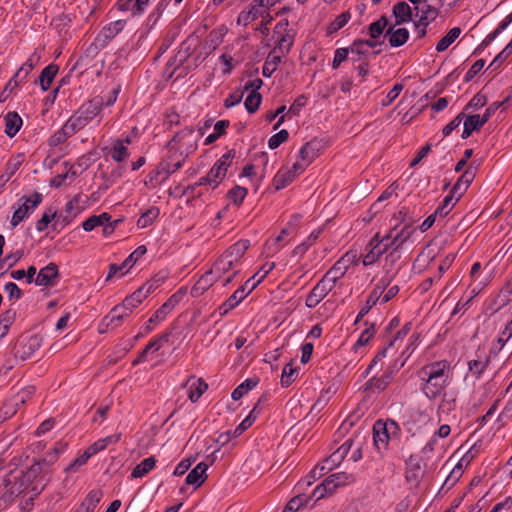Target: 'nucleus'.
Wrapping results in <instances>:
<instances>
[{
	"mask_svg": "<svg viewBox=\"0 0 512 512\" xmlns=\"http://www.w3.org/2000/svg\"><path fill=\"white\" fill-rule=\"evenodd\" d=\"M262 102V96L259 92L250 91L245 99L244 105L249 113H255Z\"/></svg>",
	"mask_w": 512,
	"mask_h": 512,
	"instance_id": "8fccbe9b",
	"label": "nucleus"
},
{
	"mask_svg": "<svg viewBox=\"0 0 512 512\" xmlns=\"http://www.w3.org/2000/svg\"><path fill=\"white\" fill-rule=\"evenodd\" d=\"M488 363H489L488 357L478 356L477 359H473L468 362V368L473 374L480 375L484 371V369L486 368Z\"/></svg>",
	"mask_w": 512,
	"mask_h": 512,
	"instance_id": "4d7b16f0",
	"label": "nucleus"
},
{
	"mask_svg": "<svg viewBox=\"0 0 512 512\" xmlns=\"http://www.w3.org/2000/svg\"><path fill=\"white\" fill-rule=\"evenodd\" d=\"M365 325L367 326L366 329L361 333L359 339L356 342V345H366L370 339L373 338L375 334V325L369 324L368 322H365Z\"/></svg>",
	"mask_w": 512,
	"mask_h": 512,
	"instance_id": "69168bd1",
	"label": "nucleus"
},
{
	"mask_svg": "<svg viewBox=\"0 0 512 512\" xmlns=\"http://www.w3.org/2000/svg\"><path fill=\"white\" fill-rule=\"evenodd\" d=\"M320 143L317 140L307 142L299 152L300 159L306 165H310L314 159L319 155Z\"/></svg>",
	"mask_w": 512,
	"mask_h": 512,
	"instance_id": "5701e85b",
	"label": "nucleus"
},
{
	"mask_svg": "<svg viewBox=\"0 0 512 512\" xmlns=\"http://www.w3.org/2000/svg\"><path fill=\"white\" fill-rule=\"evenodd\" d=\"M298 376L297 368L293 367L292 363H288L284 366L281 374V385L282 387H288L295 381Z\"/></svg>",
	"mask_w": 512,
	"mask_h": 512,
	"instance_id": "a18cd8bd",
	"label": "nucleus"
},
{
	"mask_svg": "<svg viewBox=\"0 0 512 512\" xmlns=\"http://www.w3.org/2000/svg\"><path fill=\"white\" fill-rule=\"evenodd\" d=\"M396 370L393 366L388 367L380 377H372L364 385V392L379 394L384 391L394 379Z\"/></svg>",
	"mask_w": 512,
	"mask_h": 512,
	"instance_id": "6e6552de",
	"label": "nucleus"
},
{
	"mask_svg": "<svg viewBox=\"0 0 512 512\" xmlns=\"http://www.w3.org/2000/svg\"><path fill=\"white\" fill-rule=\"evenodd\" d=\"M347 256L348 255L346 254L344 257L338 260L323 276L325 279L328 278L329 282L334 286L336 285L337 281L346 274L348 270L347 262H349V259L346 260Z\"/></svg>",
	"mask_w": 512,
	"mask_h": 512,
	"instance_id": "2eb2a0df",
	"label": "nucleus"
},
{
	"mask_svg": "<svg viewBox=\"0 0 512 512\" xmlns=\"http://www.w3.org/2000/svg\"><path fill=\"white\" fill-rule=\"evenodd\" d=\"M450 364L447 361H438L425 365L420 370L421 379L425 381L423 392L430 399L441 394L449 378Z\"/></svg>",
	"mask_w": 512,
	"mask_h": 512,
	"instance_id": "f257e3e1",
	"label": "nucleus"
},
{
	"mask_svg": "<svg viewBox=\"0 0 512 512\" xmlns=\"http://www.w3.org/2000/svg\"><path fill=\"white\" fill-rule=\"evenodd\" d=\"M110 156L116 162H122L129 156L128 148L124 145L123 140L117 139L114 142Z\"/></svg>",
	"mask_w": 512,
	"mask_h": 512,
	"instance_id": "a19ab883",
	"label": "nucleus"
},
{
	"mask_svg": "<svg viewBox=\"0 0 512 512\" xmlns=\"http://www.w3.org/2000/svg\"><path fill=\"white\" fill-rule=\"evenodd\" d=\"M333 478L334 483L339 486H344L351 484L355 481V477L352 474H348L346 472H339L330 475Z\"/></svg>",
	"mask_w": 512,
	"mask_h": 512,
	"instance_id": "0e129e2a",
	"label": "nucleus"
},
{
	"mask_svg": "<svg viewBox=\"0 0 512 512\" xmlns=\"http://www.w3.org/2000/svg\"><path fill=\"white\" fill-rule=\"evenodd\" d=\"M103 497L100 489L91 490L74 512H93Z\"/></svg>",
	"mask_w": 512,
	"mask_h": 512,
	"instance_id": "6ab92c4d",
	"label": "nucleus"
},
{
	"mask_svg": "<svg viewBox=\"0 0 512 512\" xmlns=\"http://www.w3.org/2000/svg\"><path fill=\"white\" fill-rule=\"evenodd\" d=\"M173 146L189 156L197 149V138L192 128H185L174 135L169 141Z\"/></svg>",
	"mask_w": 512,
	"mask_h": 512,
	"instance_id": "423d86ee",
	"label": "nucleus"
},
{
	"mask_svg": "<svg viewBox=\"0 0 512 512\" xmlns=\"http://www.w3.org/2000/svg\"><path fill=\"white\" fill-rule=\"evenodd\" d=\"M289 133L286 129L280 130L278 133L271 136L268 140V146L270 149L278 148L282 143L287 141Z\"/></svg>",
	"mask_w": 512,
	"mask_h": 512,
	"instance_id": "680f3d73",
	"label": "nucleus"
},
{
	"mask_svg": "<svg viewBox=\"0 0 512 512\" xmlns=\"http://www.w3.org/2000/svg\"><path fill=\"white\" fill-rule=\"evenodd\" d=\"M225 26H220L209 32L205 40V46L209 51H214L222 42L227 33Z\"/></svg>",
	"mask_w": 512,
	"mask_h": 512,
	"instance_id": "7c9ffc66",
	"label": "nucleus"
},
{
	"mask_svg": "<svg viewBox=\"0 0 512 512\" xmlns=\"http://www.w3.org/2000/svg\"><path fill=\"white\" fill-rule=\"evenodd\" d=\"M350 53L352 54V61L358 62L361 60L362 55L368 54V49L362 46L361 39H357L350 46Z\"/></svg>",
	"mask_w": 512,
	"mask_h": 512,
	"instance_id": "052dcab7",
	"label": "nucleus"
},
{
	"mask_svg": "<svg viewBox=\"0 0 512 512\" xmlns=\"http://www.w3.org/2000/svg\"><path fill=\"white\" fill-rule=\"evenodd\" d=\"M208 464L200 462L192 469L186 477V483L188 485H194L200 487L207 479Z\"/></svg>",
	"mask_w": 512,
	"mask_h": 512,
	"instance_id": "f3484780",
	"label": "nucleus"
},
{
	"mask_svg": "<svg viewBox=\"0 0 512 512\" xmlns=\"http://www.w3.org/2000/svg\"><path fill=\"white\" fill-rule=\"evenodd\" d=\"M486 117H481L479 114L468 115L464 121V129L462 138H468L473 131L480 130V128L486 123Z\"/></svg>",
	"mask_w": 512,
	"mask_h": 512,
	"instance_id": "a878e982",
	"label": "nucleus"
},
{
	"mask_svg": "<svg viewBox=\"0 0 512 512\" xmlns=\"http://www.w3.org/2000/svg\"><path fill=\"white\" fill-rule=\"evenodd\" d=\"M155 464L156 459L153 456L145 458L132 470L131 477L141 478L145 476L155 467Z\"/></svg>",
	"mask_w": 512,
	"mask_h": 512,
	"instance_id": "f704fd0d",
	"label": "nucleus"
},
{
	"mask_svg": "<svg viewBox=\"0 0 512 512\" xmlns=\"http://www.w3.org/2000/svg\"><path fill=\"white\" fill-rule=\"evenodd\" d=\"M387 252V246L375 244L373 245H367L366 247V253L363 254V265L369 266L374 264L376 261L379 260V258Z\"/></svg>",
	"mask_w": 512,
	"mask_h": 512,
	"instance_id": "cd10ccee",
	"label": "nucleus"
},
{
	"mask_svg": "<svg viewBox=\"0 0 512 512\" xmlns=\"http://www.w3.org/2000/svg\"><path fill=\"white\" fill-rule=\"evenodd\" d=\"M373 441L379 452L385 451L389 444V435L386 424L377 421L373 427Z\"/></svg>",
	"mask_w": 512,
	"mask_h": 512,
	"instance_id": "4468645a",
	"label": "nucleus"
},
{
	"mask_svg": "<svg viewBox=\"0 0 512 512\" xmlns=\"http://www.w3.org/2000/svg\"><path fill=\"white\" fill-rule=\"evenodd\" d=\"M388 25L386 16H381L377 21L371 23L368 27L370 38L377 39L385 30Z\"/></svg>",
	"mask_w": 512,
	"mask_h": 512,
	"instance_id": "09e8293b",
	"label": "nucleus"
},
{
	"mask_svg": "<svg viewBox=\"0 0 512 512\" xmlns=\"http://www.w3.org/2000/svg\"><path fill=\"white\" fill-rule=\"evenodd\" d=\"M295 179V174H292L291 170L279 171L274 179L273 185L276 190L285 188Z\"/></svg>",
	"mask_w": 512,
	"mask_h": 512,
	"instance_id": "37998d69",
	"label": "nucleus"
},
{
	"mask_svg": "<svg viewBox=\"0 0 512 512\" xmlns=\"http://www.w3.org/2000/svg\"><path fill=\"white\" fill-rule=\"evenodd\" d=\"M354 442L355 440L353 439L346 440L333 454H331L327 459H325V464L332 466V469L338 466L345 458V456L348 454Z\"/></svg>",
	"mask_w": 512,
	"mask_h": 512,
	"instance_id": "412c9836",
	"label": "nucleus"
},
{
	"mask_svg": "<svg viewBox=\"0 0 512 512\" xmlns=\"http://www.w3.org/2000/svg\"><path fill=\"white\" fill-rule=\"evenodd\" d=\"M351 19V14L349 11L341 13L339 16L336 17V19L330 23V25L327 27V33L333 34L343 28L348 21Z\"/></svg>",
	"mask_w": 512,
	"mask_h": 512,
	"instance_id": "3c124183",
	"label": "nucleus"
},
{
	"mask_svg": "<svg viewBox=\"0 0 512 512\" xmlns=\"http://www.w3.org/2000/svg\"><path fill=\"white\" fill-rule=\"evenodd\" d=\"M145 298L144 291L137 289L130 296L126 297L122 304L124 305V308L133 311V309L138 307Z\"/></svg>",
	"mask_w": 512,
	"mask_h": 512,
	"instance_id": "49530a36",
	"label": "nucleus"
},
{
	"mask_svg": "<svg viewBox=\"0 0 512 512\" xmlns=\"http://www.w3.org/2000/svg\"><path fill=\"white\" fill-rule=\"evenodd\" d=\"M390 284V280L382 278L379 283L369 294L366 305L362 307L356 317L355 324L358 323L368 312L376 305L382 294L385 292L386 287Z\"/></svg>",
	"mask_w": 512,
	"mask_h": 512,
	"instance_id": "9b49d317",
	"label": "nucleus"
},
{
	"mask_svg": "<svg viewBox=\"0 0 512 512\" xmlns=\"http://www.w3.org/2000/svg\"><path fill=\"white\" fill-rule=\"evenodd\" d=\"M147 252V248L144 245L138 246L123 262V266H126L127 271Z\"/></svg>",
	"mask_w": 512,
	"mask_h": 512,
	"instance_id": "13d9d810",
	"label": "nucleus"
},
{
	"mask_svg": "<svg viewBox=\"0 0 512 512\" xmlns=\"http://www.w3.org/2000/svg\"><path fill=\"white\" fill-rule=\"evenodd\" d=\"M236 264L235 261L227 257L225 254H222L216 262L213 264V267L211 268V272L215 275V277L218 279L222 277V275L228 273L230 270H232L233 266Z\"/></svg>",
	"mask_w": 512,
	"mask_h": 512,
	"instance_id": "c756f323",
	"label": "nucleus"
},
{
	"mask_svg": "<svg viewBox=\"0 0 512 512\" xmlns=\"http://www.w3.org/2000/svg\"><path fill=\"white\" fill-rule=\"evenodd\" d=\"M187 288L181 287L174 294H172L167 301L150 317L148 320L145 331L149 332L153 329L152 324L160 322L173 310V308L184 298Z\"/></svg>",
	"mask_w": 512,
	"mask_h": 512,
	"instance_id": "39448f33",
	"label": "nucleus"
},
{
	"mask_svg": "<svg viewBox=\"0 0 512 512\" xmlns=\"http://www.w3.org/2000/svg\"><path fill=\"white\" fill-rule=\"evenodd\" d=\"M236 155L235 150L231 149L221 156V158L215 163L217 167L223 169L224 173H227L228 168L232 164V160Z\"/></svg>",
	"mask_w": 512,
	"mask_h": 512,
	"instance_id": "e2e57ef3",
	"label": "nucleus"
},
{
	"mask_svg": "<svg viewBox=\"0 0 512 512\" xmlns=\"http://www.w3.org/2000/svg\"><path fill=\"white\" fill-rule=\"evenodd\" d=\"M474 454L471 450H469L459 461V463L452 469L448 477L446 478L445 484H450L453 486L463 473V465H468L470 461L473 459Z\"/></svg>",
	"mask_w": 512,
	"mask_h": 512,
	"instance_id": "bb28decb",
	"label": "nucleus"
},
{
	"mask_svg": "<svg viewBox=\"0 0 512 512\" xmlns=\"http://www.w3.org/2000/svg\"><path fill=\"white\" fill-rule=\"evenodd\" d=\"M248 190L242 186H234L229 190L227 197L235 204L240 205L246 197Z\"/></svg>",
	"mask_w": 512,
	"mask_h": 512,
	"instance_id": "6e6d98bb",
	"label": "nucleus"
},
{
	"mask_svg": "<svg viewBox=\"0 0 512 512\" xmlns=\"http://www.w3.org/2000/svg\"><path fill=\"white\" fill-rule=\"evenodd\" d=\"M263 0H253L247 11H242L238 16V23H243L245 26L258 19L262 14Z\"/></svg>",
	"mask_w": 512,
	"mask_h": 512,
	"instance_id": "dca6fc26",
	"label": "nucleus"
},
{
	"mask_svg": "<svg viewBox=\"0 0 512 512\" xmlns=\"http://www.w3.org/2000/svg\"><path fill=\"white\" fill-rule=\"evenodd\" d=\"M385 37H388L390 46L400 47L404 45L409 38V31L406 28H398L396 30L390 27L386 30Z\"/></svg>",
	"mask_w": 512,
	"mask_h": 512,
	"instance_id": "b1692460",
	"label": "nucleus"
},
{
	"mask_svg": "<svg viewBox=\"0 0 512 512\" xmlns=\"http://www.w3.org/2000/svg\"><path fill=\"white\" fill-rule=\"evenodd\" d=\"M74 133H76L75 129L66 121L63 127L50 138V143L54 146L64 143Z\"/></svg>",
	"mask_w": 512,
	"mask_h": 512,
	"instance_id": "c9c22d12",
	"label": "nucleus"
},
{
	"mask_svg": "<svg viewBox=\"0 0 512 512\" xmlns=\"http://www.w3.org/2000/svg\"><path fill=\"white\" fill-rule=\"evenodd\" d=\"M461 34V29L459 27H454L449 30V32L442 37L436 45V50L438 52L445 51Z\"/></svg>",
	"mask_w": 512,
	"mask_h": 512,
	"instance_id": "e433bc0d",
	"label": "nucleus"
},
{
	"mask_svg": "<svg viewBox=\"0 0 512 512\" xmlns=\"http://www.w3.org/2000/svg\"><path fill=\"white\" fill-rule=\"evenodd\" d=\"M166 148L167 155L165 159H163L157 167V174L164 173L165 176L163 179L168 178L169 175L179 170L183 166L186 158L188 157L184 155L182 151L177 149L176 146H173L169 142L167 143Z\"/></svg>",
	"mask_w": 512,
	"mask_h": 512,
	"instance_id": "20e7f679",
	"label": "nucleus"
},
{
	"mask_svg": "<svg viewBox=\"0 0 512 512\" xmlns=\"http://www.w3.org/2000/svg\"><path fill=\"white\" fill-rule=\"evenodd\" d=\"M121 434L110 435L105 438L99 439L90 445L88 448L90 452L95 455L104 450L110 444H116L120 440Z\"/></svg>",
	"mask_w": 512,
	"mask_h": 512,
	"instance_id": "58836bf2",
	"label": "nucleus"
},
{
	"mask_svg": "<svg viewBox=\"0 0 512 512\" xmlns=\"http://www.w3.org/2000/svg\"><path fill=\"white\" fill-rule=\"evenodd\" d=\"M24 203L13 213L11 226L15 228L20 222L29 216V214L42 202L43 196L35 192L31 197H23Z\"/></svg>",
	"mask_w": 512,
	"mask_h": 512,
	"instance_id": "0eeeda50",
	"label": "nucleus"
},
{
	"mask_svg": "<svg viewBox=\"0 0 512 512\" xmlns=\"http://www.w3.org/2000/svg\"><path fill=\"white\" fill-rule=\"evenodd\" d=\"M335 286L332 285L328 278L322 279L313 287L306 298V306L308 308L316 307Z\"/></svg>",
	"mask_w": 512,
	"mask_h": 512,
	"instance_id": "9d476101",
	"label": "nucleus"
},
{
	"mask_svg": "<svg viewBox=\"0 0 512 512\" xmlns=\"http://www.w3.org/2000/svg\"><path fill=\"white\" fill-rule=\"evenodd\" d=\"M104 101L102 98H94L84 103L78 111L67 121L75 129L79 131L83 129L92 119H94L102 110Z\"/></svg>",
	"mask_w": 512,
	"mask_h": 512,
	"instance_id": "7ed1b4c3",
	"label": "nucleus"
},
{
	"mask_svg": "<svg viewBox=\"0 0 512 512\" xmlns=\"http://www.w3.org/2000/svg\"><path fill=\"white\" fill-rule=\"evenodd\" d=\"M250 246L249 240L241 239L230 246L223 254L238 263Z\"/></svg>",
	"mask_w": 512,
	"mask_h": 512,
	"instance_id": "c85d7f7f",
	"label": "nucleus"
},
{
	"mask_svg": "<svg viewBox=\"0 0 512 512\" xmlns=\"http://www.w3.org/2000/svg\"><path fill=\"white\" fill-rule=\"evenodd\" d=\"M35 475L36 472L34 469L26 472L22 470L11 471L7 476L2 478L4 492L0 501H4L5 503L11 502L19 494L29 489L34 490L33 487L31 488V484Z\"/></svg>",
	"mask_w": 512,
	"mask_h": 512,
	"instance_id": "f03ea898",
	"label": "nucleus"
},
{
	"mask_svg": "<svg viewBox=\"0 0 512 512\" xmlns=\"http://www.w3.org/2000/svg\"><path fill=\"white\" fill-rule=\"evenodd\" d=\"M159 208L151 207L145 213H143L137 221V226L139 228H146L150 226L154 220L159 216Z\"/></svg>",
	"mask_w": 512,
	"mask_h": 512,
	"instance_id": "de8ad7c7",
	"label": "nucleus"
},
{
	"mask_svg": "<svg viewBox=\"0 0 512 512\" xmlns=\"http://www.w3.org/2000/svg\"><path fill=\"white\" fill-rule=\"evenodd\" d=\"M300 219L299 215L293 216L291 221L287 224L285 228H283L280 234L274 239L275 244L281 243L287 236H292L296 234L297 224Z\"/></svg>",
	"mask_w": 512,
	"mask_h": 512,
	"instance_id": "c03bdc74",
	"label": "nucleus"
},
{
	"mask_svg": "<svg viewBox=\"0 0 512 512\" xmlns=\"http://www.w3.org/2000/svg\"><path fill=\"white\" fill-rule=\"evenodd\" d=\"M217 280L211 270L203 274L198 281L194 284L191 289V295L193 297H200L205 291H207Z\"/></svg>",
	"mask_w": 512,
	"mask_h": 512,
	"instance_id": "aec40b11",
	"label": "nucleus"
},
{
	"mask_svg": "<svg viewBox=\"0 0 512 512\" xmlns=\"http://www.w3.org/2000/svg\"><path fill=\"white\" fill-rule=\"evenodd\" d=\"M512 22V12L498 25V27L487 36L484 40V44H488L492 40H494L498 34H500L503 30L507 28V26Z\"/></svg>",
	"mask_w": 512,
	"mask_h": 512,
	"instance_id": "338daca9",
	"label": "nucleus"
},
{
	"mask_svg": "<svg viewBox=\"0 0 512 512\" xmlns=\"http://www.w3.org/2000/svg\"><path fill=\"white\" fill-rule=\"evenodd\" d=\"M40 57L33 53L29 59L22 64V66L17 70L15 73V78H20V80H25V78L31 73V71L34 69V66L38 62Z\"/></svg>",
	"mask_w": 512,
	"mask_h": 512,
	"instance_id": "79ce46f5",
	"label": "nucleus"
},
{
	"mask_svg": "<svg viewBox=\"0 0 512 512\" xmlns=\"http://www.w3.org/2000/svg\"><path fill=\"white\" fill-rule=\"evenodd\" d=\"M258 384V379L248 378L240 385H238L231 394L233 400L241 399L248 391L253 389Z\"/></svg>",
	"mask_w": 512,
	"mask_h": 512,
	"instance_id": "ea45409f",
	"label": "nucleus"
},
{
	"mask_svg": "<svg viewBox=\"0 0 512 512\" xmlns=\"http://www.w3.org/2000/svg\"><path fill=\"white\" fill-rule=\"evenodd\" d=\"M5 120V134L12 138L14 137L22 126V119L17 112L10 111L4 116Z\"/></svg>",
	"mask_w": 512,
	"mask_h": 512,
	"instance_id": "393cba45",
	"label": "nucleus"
},
{
	"mask_svg": "<svg viewBox=\"0 0 512 512\" xmlns=\"http://www.w3.org/2000/svg\"><path fill=\"white\" fill-rule=\"evenodd\" d=\"M171 335L170 331L164 332L162 335H160L157 339H154L148 343V345L145 347V349L141 352V357H146L147 353L150 350L158 351L162 343H166L169 341V337Z\"/></svg>",
	"mask_w": 512,
	"mask_h": 512,
	"instance_id": "603ef678",
	"label": "nucleus"
},
{
	"mask_svg": "<svg viewBox=\"0 0 512 512\" xmlns=\"http://www.w3.org/2000/svg\"><path fill=\"white\" fill-rule=\"evenodd\" d=\"M415 10L421 13L418 22L415 23L416 28L420 26L427 27L439 14L438 9L429 4H424L421 8L415 7Z\"/></svg>",
	"mask_w": 512,
	"mask_h": 512,
	"instance_id": "4be33fe9",
	"label": "nucleus"
},
{
	"mask_svg": "<svg viewBox=\"0 0 512 512\" xmlns=\"http://www.w3.org/2000/svg\"><path fill=\"white\" fill-rule=\"evenodd\" d=\"M256 286L257 283H252L248 291H246V286L238 288L220 307V310H222L221 314H226L235 308Z\"/></svg>",
	"mask_w": 512,
	"mask_h": 512,
	"instance_id": "ddd939ff",
	"label": "nucleus"
},
{
	"mask_svg": "<svg viewBox=\"0 0 512 512\" xmlns=\"http://www.w3.org/2000/svg\"><path fill=\"white\" fill-rule=\"evenodd\" d=\"M126 25L124 20H117L109 23L106 27H104V33L106 38H113L118 33H120Z\"/></svg>",
	"mask_w": 512,
	"mask_h": 512,
	"instance_id": "bf43d9fd",
	"label": "nucleus"
},
{
	"mask_svg": "<svg viewBox=\"0 0 512 512\" xmlns=\"http://www.w3.org/2000/svg\"><path fill=\"white\" fill-rule=\"evenodd\" d=\"M42 345V337L39 334L23 337L17 346L16 354L23 360L30 358Z\"/></svg>",
	"mask_w": 512,
	"mask_h": 512,
	"instance_id": "1a4fd4ad",
	"label": "nucleus"
},
{
	"mask_svg": "<svg viewBox=\"0 0 512 512\" xmlns=\"http://www.w3.org/2000/svg\"><path fill=\"white\" fill-rule=\"evenodd\" d=\"M184 387L188 388L189 400L195 403L207 390L208 385L202 378H195L194 376H191L184 384Z\"/></svg>",
	"mask_w": 512,
	"mask_h": 512,
	"instance_id": "f8f14e48",
	"label": "nucleus"
},
{
	"mask_svg": "<svg viewBox=\"0 0 512 512\" xmlns=\"http://www.w3.org/2000/svg\"><path fill=\"white\" fill-rule=\"evenodd\" d=\"M58 276V267L54 263H49L47 266L42 268L37 277L35 283L39 286H51L53 280Z\"/></svg>",
	"mask_w": 512,
	"mask_h": 512,
	"instance_id": "a211bd4d",
	"label": "nucleus"
},
{
	"mask_svg": "<svg viewBox=\"0 0 512 512\" xmlns=\"http://www.w3.org/2000/svg\"><path fill=\"white\" fill-rule=\"evenodd\" d=\"M258 408V404L254 406L250 414L236 427V429L233 432V436L237 437L240 436L245 430H247L249 427L252 426L254 421L256 420V410Z\"/></svg>",
	"mask_w": 512,
	"mask_h": 512,
	"instance_id": "5fc2aeb1",
	"label": "nucleus"
},
{
	"mask_svg": "<svg viewBox=\"0 0 512 512\" xmlns=\"http://www.w3.org/2000/svg\"><path fill=\"white\" fill-rule=\"evenodd\" d=\"M393 14L396 18V25H400L411 20L412 10L406 2L402 1L394 5Z\"/></svg>",
	"mask_w": 512,
	"mask_h": 512,
	"instance_id": "72a5a7b5",
	"label": "nucleus"
},
{
	"mask_svg": "<svg viewBox=\"0 0 512 512\" xmlns=\"http://www.w3.org/2000/svg\"><path fill=\"white\" fill-rule=\"evenodd\" d=\"M350 53V47L348 48H338L335 51L334 58L332 61V68L337 69L342 62H344Z\"/></svg>",
	"mask_w": 512,
	"mask_h": 512,
	"instance_id": "774afa93",
	"label": "nucleus"
},
{
	"mask_svg": "<svg viewBox=\"0 0 512 512\" xmlns=\"http://www.w3.org/2000/svg\"><path fill=\"white\" fill-rule=\"evenodd\" d=\"M309 501V497L305 494H298L293 497L285 506L283 512H296L302 506L306 505Z\"/></svg>",
	"mask_w": 512,
	"mask_h": 512,
	"instance_id": "864d4df0",
	"label": "nucleus"
},
{
	"mask_svg": "<svg viewBox=\"0 0 512 512\" xmlns=\"http://www.w3.org/2000/svg\"><path fill=\"white\" fill-rule=\"evenodd\" d=\"M281 61V56L276 54V48H274L268 55L262 69V74L265 77H270L276 70L277 65Z\"/></svg>",
	"mask_w": 512,
	"mask_h": 512,
	"instance_id": "4c0bfd02",
	"label": "nucleus"
},
{
	"mask_svg": "<svg viewBox=\"0 0 512 512\" xmlns=\"http://www.w3.org/2000/svg\"><path fill=\"white\" fill-rule=\"evenodd\" d=\"M58 70L59 67L56 64H50L42 70L39 76V83L43 91H47L50 88Z\"/></svg>",
	"mask_w": 512,
	"mask_h": 512,
	"instance_id": "2f4dec72",
	"label": "nucleus"
},
{
	"mask_svg": "<svg viewBox=\"0 0 512 512\" xmlns=\"http://www.w3.org/2000/svg\"><path fill=\"white\" fill-rule=\"evenodd\" d=\"M132 313L131 310H128L127 308H124L123 304L116 305L110 313L105 316L104 321L108 320L107 326L114 324V327H117L119 323L127 316H129Z\"/></svg>",
	"mask_w": 512,
	"mask_h": 512,
	"instance_id": "473e14b6",
	"label": "nucleus"
}]
</instances>
